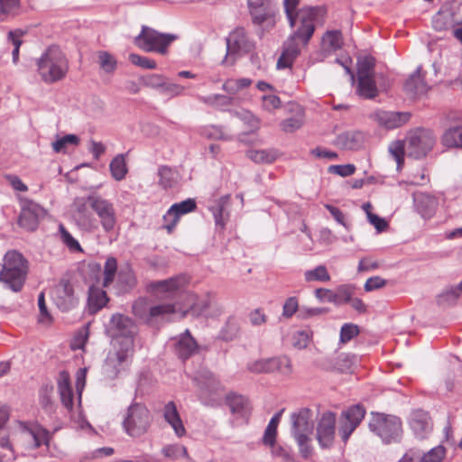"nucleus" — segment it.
I'll return each mask as SVG.
<instances>
[{
	"instance_id": "obj_10",
	"label": "nucleus",
	"mask_w": 462,
	"mask_h": 462,
	"mask_svg": "<svg viewBox=\"0 0 462 462\" xmlns=\"http://www.w3.org/2000/svg\"><path fill=\"white\" fill-rule=\"evenodd\" d=\"M86 199L88 202V206L98 217L103 230L106 233L113 232L117 224V216L114 204L97 193L87 196Z\"/></svg>"
},
{
	"instance_id": "obj_8",
	"label": "nucleus",
	"mask_w": 462,
	"mask_h": 462,
	"mask_svg": "<svg viewBox=\"0 0 462 462\" xmlns=\"http://www.w3.org/2000/svg\"><path fill=\"white\" fill-rule=\"evenodd\" d=\"M325 14L324 6H307L300 9L298 14L300 25L288 39L307 45L315 32L314 22Z\"/></svg>"
},
{
	"instance_id": "obj_52",
	"label": "nucleus",
	"mask_w": 462,
	"mask_h": 462,
	"mask_svg": "<svg viewBox=\"0 0 462 462\" xmlns=\"http://www.w3.org/2000/svg\"><path fill=\"white\" fill-rule=\"evenodd\" d=\"M389 152L397 162V168L400 169L404 162V154L406 153V143L396 141L389 146Z\"/></svg>"
},
{
	"instance_id": "obj_4",
	"label": "nucleus",
	"mask_w": 462,
	"mask_h": 462,
	"mask_svg": "<svg viewBox=\"0 0 462 462\" xmlns=\"http://www.w3.org/2000/svg\"><path fill=\"white\" fill-rule=\"evenodd\" d=\"M27 261L17 251H9L4 257V263L0 272V282L14 292L23 287L27 275Z\"/></svg>"
},
{
	"instance_id": "obj_2",
	"label": "nucleus",
	"mask_w": 462,
	"mask_h": 462,
	"mask_svg": "<svg viewBox=\"0 0 462 462\" xmlns=\"http://www.w3.org/2000/svg\"><path fill=\"white\" fill-rule=\"evenodd\" d=\"M368 429L384 445L400 443L403 436L402 421L393 414L372 411Z\"/></svg>"
},
{
	"instance_id": "obj_31",
	"label": "nucleus",
	"mask_w": 462,
	"mask_h": 462,
	"mask_svg": "<svg viewBox=\"0 0 462 462\" xmlns=\"http://www.w3.org/2000/svg\"><path fill=\"white\" fill-rule=\"evenodd\" d=\"M365 139V134L360 131H346L338 134L336 144L346 150L358 149Z\"/></svg>"
},
{
	"instance_id": "obj_34",
	"label": "nucleus",
	"mask_w": 462,
	"mask_h": 462,
	"mask_svg": "<svg viewBox=\"0 0 462 462\" xmlns=\"http://www.w3.org/2000/svg\"><path fill=\"white\" fill-rule=\"evenodd\" d=\"M252 22L255 25H262L266 23L268 25L274 24V7L248 8Z\"/></svg>"
},
{
	"instance_id": "obj_6",
	"label": "nucleus",
	"mask_w": 462,
	"mask_h": 462,
	"mask_svg": "<svg viewBox=\"0 0 462 462\" xmlns=\"http://www.w3.org/2000/svg\"><path fill=\"white\" fill-rule=\"evenodd\" d=\"M152 415L147 407L139 402L132 403L124 417L122 425L127 435L138 438L147 432Z\"/></svg>"
},
{
	"instance_id": "obj_62",
	"label": "nucleus",
	"mask_w": 462,
	"mask_h": 462,
	"mask_svg": "<svg viewBox=\"0 0 462 462\" xmlns=\"http://www.w3.org/2000/svg\"><path fill=\"white\" fill-rule=\"evenodd\" d=\"M79 143V138L75 134H67L52 143L53 150L56 152H61L67 144L77 145Z\"/></svg>"
},
{
	"instance_id": "obj_32",
	"label": "nucleus",
	"mask_w": 462,
	"mask_h": 462,
	"mask_svg": "<svg viewBox=\"0 0 462 462\" xmlns=\"http://www.w3.org/2000/svg\"><path fill=\"white\" fill-rule=\"evenodd\" d=\"M186 283V277L184 275H179L167 280L154 282L151 284V287L155 291L175 294L180 291Z\"/></svg>"
},
{
	"instance_id": "obj_17",
	"label": "nucleus",
	"mask_w": 462,
	"mask_h": 462,
	"mask_svg": "<svg viewBox=\"0 0 462 462\" xmlns=\"http://www.w3.org/2000/svg\"><path fill=\"white\" fill-rule=\"evenodd\" d=\"M336 414L332 411L322 413L317 426V440L321 448L332 446L335 438Z\"/></svg>"
},
{
	"instance_id": "obj_44",
	"label": "nucleus",
	"mask_w": 462,
	"mask_h": 462,
	"mask_svg": "<svg viewBox=\"0 0 462 462\" xmlns=\"http://www.w3.org/2000/svg\"><path fill=\"white\" fill-rule=\"evenodd\" d=\"M355 362L356 356L347 353H340L334 359L333 369L340 373H347L351 370Z\"/></svg>"
},
{
	"instance_id": "obj_54",
	"label": "nucleus",
	"mask_w": 462,
	"mask_h": 462,
	"mask_svg": "<svg viewBox=\"0 0 462 462\" xmlns=\"http://www.w3.org/2000/svg\"><path fill=\"white\" fill-rule=\"evenodd\" d=\"M444 453H445L444 448L439 446V447L431 448L430 451L423 454L422 457H420V455H416V454H415V457H419V458H417L418 462H441V460L444 457Z\"/></svg>"
},
{
	"instance_id": "obj_30",
	"label": "nucleus",
	"mask_w": 462,
	"mask_h": 462,
	"mask_svg": "<svg viewBox=\"0 0 462 462\" xmlns=\"http://www.w3.org/2000/svg\"><path fill=\"white\" fill-rule=\"evenodd\" d=\"M403 89L410 96L424 94L428 90V86L421 75V66L405 80Z\"/></svg>"
},
{
	"instance_id": "obj_61",
	"label": "nucleus",
	"mask_w": 462,
	"mask_h": 462,
	"mask_svg": "<svg viewBox=\"0 0 462 462\" xmlns=\"http://www.w3.org/2000/svg\"><path fill=\"white\" fill-rule=\"evenodd\" d=\"M184 89L185 88L183 86L169 82L165 79L160 90V93L172 97L181 95Z\"/></svg>"
},
{
	"instance_id": "obj_36",
	"label": "nucleus",
	"mask_w": 462,
	"mask_h": 462,
	"mask_svg": "<svg viewBox=\"0 0 462 462\" xmlns=\"http://www.w3.org/2000/svg\"><path fill=\"white\" fill-rule=\"evenodd\" d=\"M441 143L447 148H462V126L448 128L441 136Z\"/></svg>"
},
{
	"instance_id": "obj_39",
	"label": "nucleus",
	"mask_w": 462,
	"mask_h": 462,
	"mask_svg": "<svg viewBox=\"0 0 462 462\" xmlns=\"http://www.w3.org/2000/svg\"><path fill=\"white\" fill-rule=\"evenodd\" d=\"M246 156L255 163H272L277 159L278 152L274 149L249 150Z\"/></svg>"
},
{
	"instance_id": "obj_25",
	"label": "nucleus",
	"mask_w": 462,
	"mask_h": 462,
	"mask_svg": "<svg viewBox=\"0 0 462 462\" xmlns=\"http://www.w3.org/2000/svg\"><path fill=\"white\" fill-rule=\"evenodd\" d=\"M106 292L95 284H91L88 288V312L94 315L101 310L108 302Z\"/></svg>"
},
{
	"instance_id": "obj_45",
	"label": "nucleus",
	"mask_w": 462,
	"mask_h": 462,
	"mask_svg": "<svg viewBox=\"0 0 462 462\" xmlns=\"http://www.w3.org/2000/svg\"><path fill=\"white\" fill-rule=\"evenodd\" d=\"M304 279L308 282H325L330 281V275L325 265L320 264L311 270H307L304 273Z\"/></svg>"
},
{
	"instance_id": "obj_35",
	"label": "nucleus",
	"mask_w": 462,
	"mask_h": 462,
	"mask_svg": "<svg viewBox=\"0 0 462 462\" xmlns=\"http://www.w3.org/2000/svg\"><path fill=\"white\" fill-rule=\"evenodd\" d=\"M462 293V281L457 285H450L447 287L437 297V303L439 306H452L455 305L457 299Z\"/></svg>"
},
{
	"instance_id": "obj_38",
	"label": "nucleus",
	"mask_w": 462,
	"mask_h": 462,
	"mask_svg": "<svg viewBox=\"0 0 462 462\" xmlns=\"http://www.w3.org/2000/svg\"><path fill=\"white\" fill-rule=\"evenodd\" d=\"M116 283L121 292H127L136 285V278L130 268L121 269L117 274Z\"/></svg>"
},
{
	"instance_id": "obj_47",
	"label": "nucleus",
	"mask_w": 462,
	"mask_h": 462,
	"mask_svg": "<svg viewBox=\"0 0 462 462\" xmlns=\"http://www.w3.org/2000/svg\"><path fill=\"white\" fill-rule=\"evenodd\" d=\"M354 290L350 285H341L336 291H332V301L337 306L348 303L351 300V296Z\"/></svg>"
},
{
	"instance_id": "obj_55",
	"label": "nucleus",
	"mask_w": 462,
	"mask_h": 462,
	"mask_svg": "<svg viewBox=\"0 0 462 462\" xmlns=\"http://www.w3.org/2000/svg\"><path fill=\"white\" fill-rule=\"evenodd\" d=\"M59 230L60 233L62 242L67 247L73 252H82V248L77 239H75L70 233L64 227L63 225H60Z\"/></svg>"
},
{
	"instance_id": "obj_40",
	"label": "nucleus",
	"mask_w": 462,
	"mask_h": 462,
	"mask_svg": "<svg viewBox=\"0 0 462 462\" xmlns=\"http://www.w3.org/2000/svg\"><path fill=\"white\" fill-rule=\"evenodd\" d=\"M283 410L276 412L270 420L263 437V443L265 446H273L276 442L277 427Z\"/></svg>"
},
{
	"instance_id": "obj_20",
	"label": "nucleus",
	"mask_w": 462,
	"mask_h": 462,
	"mask_svg": "<svg viewBox=\"0 0 462 462\" xmlns=\"http://www.w3.org/2000/svg\"><path fill=\"white\" fill-rule=\"evenodd\" d=\"M409 425L414 435L420 439H427L433 429L429 412L420 409L411 412Z\"/></svg>"
},
{
	"instance_id": "obj_46",
	"label": "nucleus",
	"mask_w": 462,
	"mask_h": 462,
	"mask_svg": "<svg viewBox=\"0 0 462 462\" xmlns=\"http://www.w3.org/2000/svg\"><path fill=\"white\" fill-rule=\"evenodd\" d=\"M375 59L371 55H365L357 60V78L374 76Z\"/></svg>"
},
{
	"instance_id": "obj_26",
	"label": "nucleus",
	"mask_w": 462,
	"mask_h": 462,
	"mask_svg": "<svg viewBox=\"0 0 462 462\" xmlns=\"http://www.w3.org/2000/svg\"><path fill=\"white\" fill-rule=\"evenodd\" d=\"M376 116L381 125L393 129L408 122L411 115L409 112L381 111L377 113Z\"/></svg>"
},
{
	"instance_id": "obj_19",
	"label": "nucleus",
	"mask_w": 462,
	"mask_h": 462,
	"mask_svg": "<svg viewBox=\"0 0 462 462\" xmlns=\"http://www.w3.org/2000/svg\"><path fill=\"white\" fill-rule=\"evenodd\" d=\"M313 412L309 408H300L291 415V435L293 438L299 436H310L314 430Z\"/></svg>"
},
{
	"instance_id": "obj_63",
	"label": "nucleus",
	"mask_w": 462,
	"mask_h": 462,
	"mask_svg": "<svg viewBox=\"0 0 462 462\" xmlns=\"http://www.w3.org/2000/svg\"><path fill=\"white\" fill-rule=\"evenodd\" d=\"M142 80L144 86L157 89L160 92L165 78L161 74H149L143 77Z\"/></svg>"
},
{
	"instance_id": "obj_15",
	"label": "nucleus",
	"mask_w": 462,
	"mask_h": 462,
	"mask_svg": "<svg viewBox=\"0 0 462 462\" xmlns=\"http://www.w3.org/2000/svg\"><path fill=\"white\" fill-rule=\"evenodd\" d=\"M46 214L45 209L32 200H24L19 215L18 224L28 231H34L39 226L40 219Z\"/></svg>"
},
{
	"instance_id": "obj_43",
	"label": "nucleus",
	"mask_w": 462,
	"mask_h": 462,
	"mask_svg": "<svg viewBox=\"0 0 462 462\" xmlns=\"http://www.w3.org/2000/svg\"><path fill=\"white\" fill-rule=\"evenodd\" d=\"M240 326L236 319L230 317L221 328L218 337L224 341H232L239 334Z\"/></svg>"
},
{
	"instance_id": "obj_51",
	"label": "nucleus",
	"mask_w": 462,
	"mask_h": 462,
	"mask_svg": "<svg viewBox=\"0 0 462 462\" xmlns=\"http://www.w3.org/2000/svg\"><path fill=\"white\" fill-rule=\"evenodd\" d=\"M303 122V113L300 111L296 115L282 120L280 125L282 131L286 133H293L302 126Z\"/></svg>"
},
{
	"instance_id": "obj_29",
	"label": "nucleus",
	"mask_w": 462,
	"mask_h": 462,
	"mask_svg": "<svg viewBox=\"0 0 462 462\" xmlns=\"http://www.w3.org/2000/svg\"><path fill=\"white\" fill-rule=\"evenodd\" d=\"M413 200L417 212L422 217L430 218L433 216L437 208V200L433 196L419 193L414 195Z\"/></svg>"
},
{
	"instance_id": "obj_59",
	"label": "nucleus",
	"mask_w": 462,
	"mask_h": 462,
	"mask_svg": "<svg viewBox=\"0 0 462 462\" xmlns=\"http://www.w3.org/2000/svg\"><path fill=\"white\" fill-rule=\"evenodd\" d=\"M100 67L107 73H112L116 69V59L106 51H100L98 54Z\"/></svg>"
},
{
	"instance_id": "obj_1",
	"label": "nucleus",
	"mask_w": 462,
	"mask_h": 462,
	"mask_svg": "<svg viewBox=\"0 0 462 462\" xmlns=\"http://www.w3.org/2000/svg\"><path fill=\"white\" fill-rule=\"evenodd\" d=\"M106 331L107 336L119 345L116 352L107 357L105 364L106 374L115 378L121 370L128 365L129 360L134 356V337L138 328L131 318L121 313H116L111 316Z\"/></svg>"
},
{
	"instance_id": "obj_9",
	"label": "nucleus",
	"mask_w": 462,
	"mask_h": 462,
	"mask_svg": "<svg viewBox=\"0 0 462 462\" xmlns=\"http://www.w3.org/2000/svg\"><path fill=\"white\" fill-rule=\"evenodd\" d=\"M436 142L433 132L430 129L417 128L411 131L406 137V154L413 159L425 157Z\"/></svg>"
},
{
	"instance_id": "obj_13",
	"label": "nucleus",
	"mask_w": 462,
	"mask_h": 462,
	"mask_svg": "<svg viewBox=\"0 0 462 462\" xmlns=\"http://www.w3.org/2000/svg\"><path fill=\"white\" fill-rule=\"evenodd\" d=\"M176 305L173 303H162L147 308L143 300H138L133 304L134 314L146 323H152L156 319H162L165 315L175 313Z\"/></svg>"
},
{
	"instance_id": "obj_48",
	"label": "nucleus",
	"mask_w": 462,
	"mask_h": 462,
	"mask_svg": "<svg viewBox=\"0 0 462 462\" xmlns=\"http://www.w3.org/2000/svg\"><path fill=\"white\" fill-rule=\"evenodd\" d=\"M21 7V0H0V21L14 16Z\"/></svg>"
},
{
	"instance_id": "obj_11",
	"label": "nucleus",
	"mask_w": 462,
	"mask_h": 462,
	"mask_svg": "<svg viewBox=\"0 0 462 462\" xmlns=\"http://www.w3.org/2000/svg\"><path fill=\"white\" fill-rule=\"evenodd\" d=\"M226 55H245L251 53L255 49V42L250 39L246 31L243 27H237L233 30L226 39Z\"/></svg>"
},
{
	"instance_id": "obj_27",
	"label": "nucleus",
	"mask_w": 462,
	"mask_h": 462,
	"mask_svg": "<svg viewBox=\"0 0 462 462\" xmlns=\"http://www.w3.org/2000/svg\"><path fill=\"white\" fill-rule=\"evenodd\" d=\"M229 199L230 195L222 196L209 208L214 217L216 226L220 231L225 229L226 220L229 217L227 212Z\"/></svg>"
},
{
	"instance_id": "obj_60",
	"label": "nucleus",
	"mask_w": 462,
	"mask_h": 462,
	"mask_svg": "<svg viewBox=\"0 0 462 462\" xmlns=\"http://www.w3.org/2000/svg\"><path fill=\"white\" fill-rule=\"evenodd\" d=\"M300 449V456L307 459L312 456L313 448L309 444L310 440V436H299V438H294Z\"/></svg>"
},
{
	"instance_id": "obj_56",
	"label": "nucleus",
	"mask_w": 462,
	"mask_h": 462,
	"mask_svg": "<svg viewBox=\"0 0 462 462\" xmlns=\"http://www.w3.org/2000/svg\"><path fill=\"white\" fill-rule=\"evenodd\" d=\"M324 44H327L332 51H337L341 48L342 35L339 31H328L323 37Z\"/></svg>"
},
{
	"instance_id": "obj_14",
	"label": "nucleus",
	"mask_w": 462,
	"mask_h": 462,
	"mask_svg": "<svg viewBox=\"0 0 462 462\" xmlns=\"http://www.w3.org/2000/svg\"><path fill=\"white\" fill-rule=\"evenodd\" d=\"M52 300L59 310L63 312L74 309L79 302L72 283L67 279H61L52 290Z\"/></svg>"
},
{
	"instance_id": "obj_64",
	"label": "nucleus",
	"mask_w": 462,
	"mask_h": 462,
	"mask_svg": "<svg viewBox=\"0 0 462 462\" xmlns=\"http://www.w3.org/2000/svg\"><path fill=\"white\" fill-rule=\"evenodd\" d=\"M282 53L291 60L294 61L300 53V44L297 42L287 39L283 44Z\"/></svg>"
},
{
	"instance_id": "obj_50",
	"label": "nucleus",
	"mask_w": 462,
	"mask_h": 462,
	"mask_svg": "<svg viewBox=\"0 0 462 462\" xmlns=\"http://www.w3.org/2000/svg\"><path fill=\"white\" fill-rule=\"evenodd\" d=\"M116 271V259L115 257H108L104 267L102 287H108L113 282Z\"/></svg>"
},
{
	"instance_id": "obj_22",
	"label": "nucleus",
	"mask_w": 462,
	"mask_h": 462,
	"mask_svg": "<svg viewBox=\"0 0 462 462\" xmlns=\"http://www.w3.org/2000/svg\"><path fill=\"white\" fill-rule=\"evenodd\" d=\"M57 387L62 405L69 411H71L73 409L74 393L71 387L70 375L68 371L62 370L59 373Z\"/></svg>"
},
{
	"instance_id": "obj_28",
	"label": "nucleus",
	"mask_w": 462,
	"mask_h": 462,
	"mask_svg": "<svg viewBox=\"0 0 462 462\" xmlns=\"http://www.w3.org/2000/svg\"><path fill=\"white\" fill-rule=\"evenodd\" d=\"M163 418L171 426L178 437L185 435L186 430L174 402L171 401L165 404L163 408Z\"/></svg>"
},
{
	"instance_id": "obj_42",
	"label": "nucleus",
	"mask_w": 462,
	"mask_h": 462,
	"mask_svg": "<svg viewBox=\"0 0 462 462\" xmlns=\"http://www.w3.org/2000/svg\"><path fill=\"white\" fill-rule=\"evenodd\" d=\"M431 23L435 31H446L453 25V14L448 10L439 11L433 15Z\"/></svg>"
},
{
	"instance_id": "obj_7",
	"label": "nucleus",
	"mask_w": 462,
	"mask_h": 462,
	"mask_svg": "<svg viewBox=\"0 0 462 462\" xmlns=\"http://www.w3.org/2000/svg\"><path fill=\"white\" fill-rule=\"evenodd\" d=\"M177 39L175 34L162 33L143 25L140 33L134 38V44L145 52L165 54L168 46Z\"/></svg>"
},
{
	"instance_id": "obj_33",
	"label": "nucleus",
	"mask_w": 462,
	"mask_h": 462,
	"mask_svg": "<svg viewBox=\"0 0 462 462\" xmlns=\"http://www.w3.org/2000/svg\"><path fill=\"white\" fill-rule=\"evenodd\" d=\"M226 402L233 414L245 418L250 412L248 400L243 395L230 393L226 396Z\"/></svg>"
},
{
	"instance_id": "obj_41",
	"label": "nucleus",
	"mask_w": 462,
	"mask_h": 462,
	"mask_svg": "<svg viewBox=\"0 0 462 462\" xmlns=\"http://www.w3.org/2000/svg\"><path fill=\"white\" fill-rule=\"evenodd\" d=\"M109 170L112 177L116 180H122L125 178V175L128 171L125 154L120 153L117 154L109 164Z\"/></svg>"
},
{
	"instance_id": "obj_18",
	"label": "nucleus",
	"mask_w": 462,
	"mask_h": 462,
	"mask_svg": "<svg viewBox=\"0 0 462 462\" xmlns=\"http://www.w3.org/2000/svg\"><path fill=\"white\" fill-rule=\"evenodd\" d=\"M196 208L197 203L194 199H187L180 203H174L163 216L165 224L162 227L167 230L168 234H171L180 217L193 212Z\"/></svg>"
},
{
	"instance_id": "obj_5",
	"label": "nucleus",
	"mask_w": 462,
	"mask_h": 462,
	"mask_svg": "<svg viewBox=\"0 0 462 462\" xmlns=\"http://www.w3.org/2000/svg\"><path fill=\"white\" fill-rule=\"evenodd\" d=\"M198 388L197 396L205 406L217 407L222 403L224 388L220 381L208 370H201L192 379Z\"/></svg>"
},
{
	"instance_id": "obj_23",
	"label": "nucleus",
	"mask_w": 462,
	"mask_h": 462,
	"mask_svg": "<svg viewBox=\"0 0 462 462\" xmlns=\"http://www.w3.org/2000/svg\"><path fill=\"white\" fill-rule=\"evenodd\" d=\"M198 344L195 338L190 335L189 329L180 334L174 343V351L182 360L189 359L198 350Z\"/></svg>"
},
{
	"instance_id": "obj_16",
	"label": "nucleus",
	"mask_w": 462,
	"mask_h": 462,
	"mask_svg": "<svg viewBox=\"0 0 462 462\" xmlns=\"http://www.w3.org/2000/svg\"><path fill=\"white\" fill-rule=\"evenodd\" d=\"M344 419L341 420L339 433L342 440L346 442L350 435L361 423L365 415V409L361 404H356L349 407L343 412Z\"/></svg>"
},
{
	"instance_id": "obj_12",
	"label": "nucleus",
	"mask_w": 462,
	"mask_h": 462,
	"mask_svg": "<svg viewBox=\"0 0 462 462\" xmlns=\"http://www.w3.org/2000/svg\"><path fill=\"white\" fill-rule=\"evenodd\" d=\"M252 373H279L282 375H290L292 366L290 358L286 356L256 360L247 366Z\"/></svg>"
},
{
	"instance_id": "obj_58",
	"label": "nucleus",
	"mask_w": 462,
	"mask_h": 462,
	"mask_svg": "<svg viewBox=\"0 0 462 462\" xmlns=\"http://www.w3.org/2000/svg\"><path fill=\"white\" fill-rule=\"evenodd\" d=\"M360 330L357 325L353 323H345L340 329V342L346 343L359 334Z\"/></svg>"
},
{
	"instance_id": "obj_21",
	"label": "nucleus",
	"mask_w": 462,
	"mask_h": 462,
	"mask_svg": "<svg viewBox=\"0 0 462 462\" xmlns=\"http://www.w3.org/2000/svg\"><path fill=\"white\" fill-rule=\"evenodd\" d=\"M19 427L23 433L28 434L33 439L34 448H38L42 445L49 446L50 432L37 422L19 421Z\"/></svg>"
},
{
	"instance_id": "obj_49",
	"label": "nucleus",
	"mask_w": 462,
	"mask_h": 462,
	"mask_svg": "<svg viewBox=\"0 0 462 462\" xmlns=\"http://www.w3.org/2000/svg\"><path fill=\"white\" fill-rule=\"evenodd\" d=\"M159 184L163 189H169L176 183V173L169 166H161L158 170Z\"/></svg>"
},
{
	"instance_id": "obj_24",
	"label": "nucleus",
	"mask_w": 462,
	"mask_h": 462,
	"mask_svg": "<svg viewBox=\"0 0 462 462\" xmlns=\"http://www.w3.org/2000/svg\"><path fill=\"white\" fill-rule=\"evenodd\" d=\"M88 202L85 198L76 201V221L78 226L85 231H94L97 228V224L88 211L87 206Z\"/></svg>"
},
{
	"instance_id": "obj_53",
	"label": "nucleus",
	"mask_w": 462,
	"mask_h": 462,
	"mask_svg": "<svg viewBox=\"0 0 462 462\" xmlns=\"http://www.w3.org/2000/svg\"><path fill=\"white\" fill-rule=\"evenodd\" d=\"M128 60L132 64L142 69H154L157 67V63L154 60L141 56L136 53L129 54Z\"/></svg>"
},
{
	"instance_id": "obj_3",
	"label": "nucleus",
	"mask_w": 462,
	"mask_h": 462,
	"mask_svg": "<svg viewBox=\"0 0 462 462\" xmlns=\"http://www.w3.org/2000/svg\"><path fill=\"white\" fill-rule=\"evenodd\" d=\"M38 71L47 84L62 80L69 70V61L57 46L49 47L37 61Z\"/></svg>"
},
{
	"instance_id": "obj_37",
	"label": "nucleus",
	"mask_w": 462,
	"mask_h": 462,
	"mask_svg": "<svg viewBox=\"0 0 462 462\" xmlns=\"http://www.w3.org/2000/svg\"><path fill=\"white\" fill-rule=\"evenodd\" d=\"M357 93L365 98H374L378 94V89L374 76L358 78Z\"/></svg>"
},
{
	"instance_id": "obj_57",
	"label": "nucleus",
	"mask_w": 462,
	"mask_h": 462,
	"mask_svg": "<svg viewBox=\"0 0 462 462\" xmlns=\"http://www.w3.org/2000/svg\"><path fill=\"white\" fill-rule=\"evenodd\" d=\"M0 447L9 451V454L3 455V458H5L6 461H14L16 459L13 445L9 440V436L5 429L0 430Z\"/></svg>"
}]
</instances>
